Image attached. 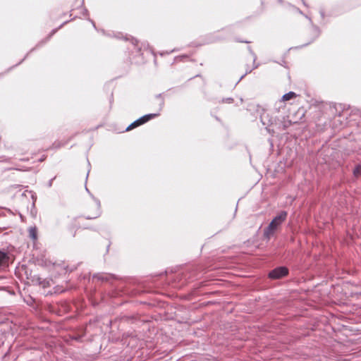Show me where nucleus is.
Returning <instances> with one entry per match:
<instances>
[{
	"mask_svg": "<svg viewBox=\"0 0 361 361\" xmlns=\"http://www.w3.org/2000/svg\"><path fill=\"white\" fill-rule=\"evenodd\" d=\"M288 213L286 211H281L270 222L269 226L264 230V237L269 240L274 236L276 231L279 228L281 224L286 221Z\"/></svg>",
	"mask_w": 361,
	"mask_h": 361,
	"instance_id": "1",
	"label": "nucleus"
},
{
	"mask_svg": "<svg viewBox=\"0 0 361 361\" xmlns=\"http://www.w3.org/2000/svg\"><path fill=\"white\" fill-rule=\"evenodd\" d=\"M288 269L284 267H280L274 269L271 271L269 272V276L271 279H280L283 276H285L288 274Z\"/></svg>",
	"mask_w": 361,
	"mask_h": 361,
	"instance_id": "2",
	"label": "nucleus"
},
{
	"mask_svg": "<svg viewBox=\"0 0 361 361\" xmlns=\"http://www.w3.org/2000/svg\"><path fill=\"white\" fill-rule=\"evenodd\" d=\"M260 120L264 126H267V129L269 131L270 129L268 127L274 125L276 121L275 118L270 116L268 113H263L260 116Z\"/></svg>",
	"mask_w": 361,
	"mask_h": 361,
	"instance_id": "3",
	"label": "nucleus"
},
{
	"mask_svg": "<svg viewBox=\"0 0 361 361\" xmlns=\"http://www.w3.org/2000/svg\"><path fill=\"white\" fill-rule=\"evenodd\" d=\"M94 202H95L96 213L93 216H87L86 217V219H95V218L98 217L100 215V214H101V211H100V201L99 200H97V199H95V198H94Z\"/></svg>",
	"mask_w": 361,
	"mask_h": 361,
	"instance_id": "4",
	"label": "nucleus"
},
{
	"mask_svg": "<svg viewBox=\"0 0 361 361\" xmlns=\"http://www.w3.org/2000/svg\"><path fill=\"white\" fill-rule=\"evenodd\" d=\"M8 259L7 253L0 250V267L4 266Z\"/></svg>",
	"mask_w": 361,
	"mask_h": 361,
	"instance_id": "5",
	"label": "nucleus"
},
{
	"mask_svg": "<svg viewBox=\"0 0 361 361\" xmlns=\"http://www.w3.org/2000/svg\"><path fill=\"white\" fill-rule=\"evenodd\" d=\"M296 97V94L294 92H289L282 97V101H288L291 99Z\"/></svg>",
	"mask_w": 361,
	"mask_h": 361,
	"instance_id": "6",
	"label": "nucleus"
},
{
	"mask_svg": "<svg viewBox=\"0 0 361 361\" xmlns=\"http://www.w3.org/2000/svg\"><path fill=\"white\" fill-rule=\"evenodd\" d=\"M29 231V236L33 239V240H36L37 239V229L35 227H30L28 230Z\"/></svg>",
	"mask_w": 361,
	"mask_h": 361,
	"instance_id": "7",
	"label": "nucleus"
},
{
	"mask_svg": "<svg viewBox=\"0 0 361 361\" xmlns=\"http://www.w3.org/2000/svg\"><path fill=\"white\" fill-rule=\"evenodd\" d=\"M354 176L356 177H359L361 176V164L357 165L355 169L353 170Z\"/></svg>",
	"mask_w": 361,
	"mask_h": 361,
	"instance_id": "8",
	"label": "nucleus"
},
{
	"mask_svg": "<svg viewBox=\"0 0 361 361\" xmlns=\"http://www.w3.org/2000/svg\"><path fill=\"white\" fill-rule=\"evenodd\" d=\"M159 114H146V115L143 116V117L145 118V121L147 122L150 119L158 116Z\"/></svg>",
	"mask_w": 361,
	"mask_h": 361,
	"instance_id": "9",
	"label": "nucleus"
},
{
	"mask_svg": "<svg viewBox=\"0 0 361 361\" xmlns=\"http://www.w3.org/2000/svg\"><path fill=\"white\" fill-rule=\"evenodd\" d=\"M139 126L140 125L138 124V123H137V120H136L126 128V131H129V130H132L133 128L137 127Z\"/></svg>",
	"mask_w": 361,
	"mask_h": 361,
	"instance_id": "10",
	"label": "nucleus"
},
{
	"mask_svg": "<svg viewBox=\"0 0 361 361\" xmlns=\"http://www.w3.org/2000/svg\"><path fill=\"white\" fill-rule=\"evenodd\" d=\"M147 121H145V118L143 116L140 117L137 120V123L140 126L142 124L145 123Z\"/></svg>",
	"mask_w": 361,
	"mask_h": 361,
	"instance_id": "11",
	"label": "nucleus"
},
{
	"mask_svg": "<svg viewBox=\"0 0 361 361\" xmlns=\"http://www.w3.org/2000/svg\"><path fill=\"white\" fill-rule=\"evenodd\" d=\"M147 121H145V118L143 116L140 117L137 120V123L140 126L142 124L145 123Z\"/></svg>",
	"mask_w": 361,
	"mask_h": 361,
	"instance_id": "12",
	"label": "nucleus"
},
{
	"mask_svg": "<svg viewBox=\"0 0 361 361\" xmlns=\"http://www.w3.org/2000/svg\"><path fill=\"white\" fill-rule=\"evenodd\" d=\"M248 50L250 51V53L253 56L254 59H253V61L254 62L256 60V55L255 54V53L252 51V49L250 47H248Z\"/></svg>",
	"mask_w": 361,
	"mask_h": 361,
	"instance_id": "13",
	"label": "nucleus"
},
{
	"mask_svg": "<svg viewBox=\"0 0 361 361\" xmlns=\"http://www.w3.org/2000/svg\"><path fill=\"white\" fill-rule=\"evenodd\" d=\"M313 31L316 34V36H318L319 35V30L317 27H313Z\"/></svg>",
	"mask_w": 361,
	"mask_h": 361,
	"instance_id": "14",
	"label": "nucleus"
},
{
	"mask_svg": "<svg viewBox=\"0 0 361 361\" xmlns=\"http://www.w3.org/2000/svg\"><path fill=\"white\" fill-rule=\"evenodd\" d=\"M54 178H51V180H49V182H48V183H47V186H48L49 188H51V185H52V182H53V180H54Z\"/></svg>",
	"mask_w": 361,
	"mask_h": 361,
	"instance_id": "15",
	"label": "nucleus"
},
{
	"mask_svg": "<svg viewBox=\"0 0 361 361\" xmlns=\"http://www.w3.org/2000/svg\"><path fill=\"white\" fill-rule=\"evenodd\" d=\"M88 14V11L86 8L82 9V15L87 16Z\"/></svg>",
	"mask_w": 361,
	"mask_h": 361,
	"instance_id": "16",
	"label": "nucleus"
},
{
	"mask_svg": "<svg viewBox=\"0 0 361 361\" xmlns=\"http://www.w3.org/2000/svg\"><path fill=\"white\" fill-rule=\"evenodd\" d=\"M232 101H233L232 98H227L225 100H224V102H228V103H231Z\"/></svg>",
	"mask_w": 361,
	"mask_h": 361,
	"instance_id": "17",
	"label": "nucleus"
},
{
	"mask_svg": "<svg viewBox=\"0 0 361 361\" xmlns=\"http://www.w3.org/2000/svg\"><path fill=\"white\" fill-rule=\"evenodd\" d=\"M160 106H161V108H162V106H164V100L163 99H161Z\"/></svg>",
	"mask_w": 361,
	"mask_h": 361,
	"instance_id": "18",
	"label": "nucleus"
},
{
	"mask_svg": "<svg viewBox=\"0 0 361 361\" xmlns=\"http://www.w3.org/2000/svg\"><path fill=\"white\" fill-rule=\"evenodd\" d=\"M94 278H97L98 279H102V280H103V279H104L103 278H100V277H99L97 275L94 276Z\"/></svg>",
	"mask_w": 361,
	"mask_h": 361,
	"instance_id": "19",
	"label": "nucleus"
},
{
	"mask_svg": "<svg viewBox=\"0 0 361 361\" xmlns=\"http://www.w3.org/2000/svg\"><path fill=\"white\" fill-rule=\"evenodd\" d=\"M89 20L92 23V24L93 25V26L95 27V24H94V23L92 20H90V19H89Z\"/></svg>",
	"mask_w": 361,
	"mask_h": 361,
	"instance_id": "20",
	"label": "nucleus"
},
{
	"mask_svg": "<svg viewBox=\"0 0 361 361\" xmlns=\"http://www.w3.org/2000/svg\"><path fill=\"white\" fill-rule=\"evenodd\" d=\"M251 71H252V69L247 70V71H246V73H245V75H246V74H247V73H250Z\"/></svg>",
	"mask_w": 361,
	"mask_h": 361,
	"instance_id": "21",
	"label": "nucleus"
},
{
	"mask_svg": "<svg viewBox=\"0 0 361 361\" xmlns=\"http://www.w3.org/2000/svg\"><path fill=\"white\" fill-rule=\"evenodd\" d=\"M242 42L249 43L250 42H248V41H242Z\"/></svg>",
	"mask_w": 361,
	"mask_h": 361,
	"instance_id": "22",
	"label": "nucleus"
},
{
	"mask_svg": "<svg viewBox=\"0 0 361 361\" xmlns=\"http://www.w3.org/2000/svg\"><path fill=\"white\" fill-rule=\"evenodd\" d=\"M157 97L160 98L161 97V94L157 95Z\"/></svg>",
	"mask_w": 361,
	"mask_h": 361,
	"instance_id": "23",
	"label": "nucleus"
}]
</instances>
